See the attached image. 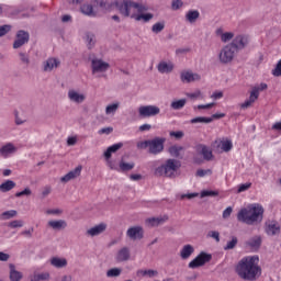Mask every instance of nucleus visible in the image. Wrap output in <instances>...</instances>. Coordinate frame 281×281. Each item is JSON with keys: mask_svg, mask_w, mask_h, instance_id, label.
<instances>
[{"mask_svg": "<svg viewBox=\"0 0 281 281\" xmlns=\"http://www.w3.org/2000/svg\"><path fill=\"white\" fill-rule=\"evenodd\" d=\"M260 258L250 256L243 258L236 266V273L241 280L256 281L262 276V269L258 265Z\"/></svg>", "mask_w": 281, "mask_h": 281, "instance_id": "nucleus-1", "label": "nucleus"}, {"mask_svg": "<svg viewBox=\"0 0 281 281\" xmlns=\"http://www.w3.org/2000/svg\"><path fill=\"white\" fill-rule=\"evenodd\" d=\"M263 216L265 207L259 203H255L246 209H241L237 213V221L239 223H245L246 225H258L259 223H262Z\"/></svg>", "mask_w": 281, "mask_h": 281, "instance_id": "nucleus-2", "label": "nucleus"}, {"mask_svg": "<svg viewBox=\"0 0 281 281\" xmlns=\"http://www.w3.org/2000/svg\"><path fill=\"white\" fill-rule=\"evenodd\" d=\"M181 168V161L177 159H167L164 165L155 169L156 177H167L168 179H177V172Z\"/></svg>", "mask_w": 281, "mask_h": 281, "instance_id": "nucleus-3", "label": "nucleus"}, {"mask_svg": "<svg viewBox=\"0 0 281 281\" xmlns=\"http://www.w3.org/2000/svg\"><path fill=\"white\" fill-rule=\"evenodd\" d=\"M116 10L125 19H133V14H136L135 2L132 0H116Z\"/></svg>", "mask_w": 281, "mask_h": 281, "instance_id": "nucleus-4", "label": "nucleus"}, {"mask_svg": "<svg viewBox=\"0 0 281 281\" xmlns=\"http://www.w3.org/2000/svg\"><path fill=\"white\" fill-rule=\"evenodd\" d=\"M267 83H260L259 86H254L250 91L249 99L240 104V109H249L252 104L260 98V91H267Z\"/></svg>", "mask_w": 281, "mask_h": 281, "instance_id": "nucleus-5", "label": "nucleus"}, {"mask_svg": "<svg viewBox=\"0 0 281 281\" xmlns=\"http://www.w3.org/2000/svg\"><path fill=\"white\" fill-rule=\"evenodd\" d=\"M236 54H238L237 49L231 44H227L221 49L218 60L222 65H229L236 58Z\"/></svg>", "mask_w": 281, "mask_h": 281, "instance_id": "nucleus-6", "label": "nucleus"}, {"mask_svg": "<svg viewBox=\"0 0 281 281\" xmlns=\"http://www.w3.org/2000/svg\"><path fill=\"white\" fill-rule=\"evenodd\" d=\"M212 261V254L201 251L191 262H189V269H199L204 267L207 262Z\"/></svg>", "mask_w": 281, "mask_h": 281, "instance_id": "nucleus-7", "label": "nucleus"}, {"mask_svg": "<svg viewBox=\"0 0 281 281\" xmlns=\"http://www.w3.org/2000/svg\"><path fill=\"white\" fill-rule=\"evenodd\" d=\"M164 144H166V138L164 137L149 139V155H159L160 153H164Z\"/></svg>", "mask_w": 281, "mask_h": 281, "instance_id": "nucleus-8", "label": "nucleus"}, {"mask_svg": "<svg viewBox=\"0 0 281 281\" xmlns=\"http://www.w3.org/2000/svg\"><path fill=\"white\" fill-rule=\"evenodd\" d=\"M30 43V33L23 30H20L15 34V40L13 42V49H21L23 45Z\"/></svg>", "mask_w": 281, "mask_h": 281, "instance_id": "nucleus-9", "label": "nucleus"}, {"mask_svg": "<svg viewBox=\"0 0 281 281\" xmlns=\"http://www.w3.org/2000/svg\"><path fill=\"white\" fill-rule=\"evenodd\" d=\"M159 113H161V110L157 105H143L138 108L139 117H155Z\"/></svg>", "mask_w": 281, "mask_h": 281, "instance_id": "nucleus-10", "label": "nucleus"}, {"mask_svg": "<svg viewBox=\"0 0 281 281\" xmlns=\"http://www.w3.org/2000/svg\"><path fill=\"white\" fill-rule=\"evenodd\" d=\"M231 46H233L236 52H240V49H245L247 45H249V36L248 35H236L232 43H229Z\"/></svg>", "mask_w": 281, "mask_h": 281, "instance_id": "nucleus-11", "label": "nucleus"}, {"mask_svg": "<svg viewBox=\"0 0 281 281\" xmlns=\"http://www.w3.org/2000/svg\"><path fill=\"white\" fill-rule=\"evenodd\" d=\"M109 67L111 65L102 59L93 58L91 60L92 74H104V71H109Z\"/></svg>", "mask_w": 281, "mask_h": 281, "instance_id": "nucleus-12", "label": "nucleus"}, {"mask_svg": "<svg viewBox=\"0 0 281 281\" xmlns=\"http://www.w3.org/2000/svg\"><path fill=\"white\" fill-rule=\"evenodd\" d=\"M195 151L198 153V155H202L205 161H212V159H214V155L212 154V148H210L206 145H203V144L195 145Z\"/></svg>", "mask_w": 281, "mask_h": 281, "instance_id": "nucleus-13", "label": "nucleus"}, {"mask_svg": "<svg viewBox=\"0 0 281 281\" xmlns=\"http://www.w3.org/2000/svg\"><path fill=\"white\" fill-rule=\"evenodd\" d=\"M126 236L131 240H142L144 238V228L142 226L130 227L126 232Z\"/></svg>", "mask_w": 281, "mask_h": 281, "instance_id": "nucleus-14", "label": "nucleus"}, {"mask_svg": "<svg viewBox=\"0 0 281 281\" xmlns=\"http://www.w3.org/2000/svg\"><path fill=\"white\" fill-rule=\"evenodd\" d=\"M68 100L72 102V104H82L87 100V95L85 93H80L78 90H69L68 91Z\"/></svg>", "mask_w": 281, "mask_h": 281, "instance_id": "nucleus-15", "label": "nucleus"}, {"mask_svg": "<svg viewBox=\"0 0 281 281\" xmlns=\"http://www.w3.org/2000/svg\"><path fill=\"white\" fill-rule=\"evenodd\" d=\"M122 146H124V144H122V143L114 144V145L108 147V149L103 154L105 160L108 161V166H109V168H111V170H113V162L110 161L111 155H113V153H117V150H120V148H122Z\"/></svg>", "mask_w": 281, "mask_h": 281, "instance_id": "nucleus-16", "label": "nucleus"}, {"mask_svg": "<svg viewBox=\"0 0 281 281\" xmlns=\"http://www.w3.org/2000/svg\"><path fill=\"white\" fill-rule=\"evenodd\" d=\"M18 150L19 148H16L14 144L8 143L0 148V157H2L3 159H8L9 157H12V155H14V153H16Z\"/></svg>", "mask_w": 281, "mask_h": 281, "instance_id": "nucleus-17", "label": "nucleus"}, {"mask_svg": "<svg viewBox=\"0 0 281 281\" xmlns=\"http://www.w3.org/2000/svg\"><path fill=\"white\" fill-rule=\"evenodd\" d=\"M82 172V166L76 167L74 170L66 173L60 178L61 183H69V181H74V179H78Z\"/></svg>", "mask_w": 281, "mask_h": 281, "instance_id": "nucleus-18", "label": "nucleus"}, {"mask_svg": "<svg viewBox=\"0 0 281 281\" xmlns=\"http://www.w3.org/2000/svg\"><path fill=\"white\" fill-rule=\"evenodd\" d=\"M106 232V223H100L86 232L87 236H91L92 238L95 236H100V234H104Z\"/></svg>", "mask_w": 281, "mask_h": 281, "instance_id": "nucleus-19", "label": "nucleus"}, {"mask_svg": "<svg viewBox=\"0 0 281 281\" xmlns=\"http://www.w3.org/2000/svg\"><path fill=\"white\" fill-rule=\"evenodd\" d=\"M180 79L181 82H198L199 80H201V75L194 74L192 71H182L180 74Z\"/></svg>", "mask_w": 281, "mask_h": 281, "instance_id": "nucleus-20", "label": "nucleus"}, {"mask_svg": "<svg viewBox=\"0 0 281 281\" xmlns=\"http://www.w3.org/2000/svg\"><path fill=\"white\" fill-rule=\"evenodd\" d=\"M47 226L55 232H60L63 229H67V221L65 220H50L47 223Z\"/></svg>", "mask_w": 281, "mask_h": 281, "instance_id": "nucleus-21", "label": "nucleus"}, {"mask_svg": "<svg viewBox=\"0 0 281 281\" xmlns=\"http://www.w3.org/2000/svg\"><path fill=\"white\" fill-rule=\"evenodd\" d=\"M173 69L175 64H172V61L161 60L157 65V70L159 71V74H172Z\"/></svg>", "mask_w": 281, "mask_h": 281, "instance_id": "nucleus-22", "label": "nucleus"}, {"mask_svg": "<svg viewBox=\"0 0 281 281\" xmlns=\"http://www.w3.org/2000/svg\"><path fill=\"white\" fill-rule=\"evenodd\" d=\"M116 262H126L131 260V249L128 247L121 248L115 257Z\"/></svg>", "mask_w": 281, "mask_h": 281, "instance_id": "nucleus-23", "label": "nucleus"}, {"mask_svg": "<svg viewBox=\"0 0 281 281\" xmlns=\"http://www.w3.org/2000/svg\"><path fill=\"white\" fill-rule=\"evenodd\" d=\"M168 215L150 217L146 220V224L148 227H159V225H164L168 221Z\"/></svg>", "mask_w": 281, "mask_h": 281, "instance_id": "nucleus-24", "label": "nucleus"}, {"mask_svg": "<svg viewBox=\"0 0 281 281\" xmlns=\"http://www.w3.org/2000/svg\"><path fill=\"white\" fill-rule=\"evenodd\" d=\"M266 233L268 236H277V234H280V224L278 222H267Z\"/></svg>", "mask_w": 281, "mask_h": 281, "instance_id": "nucleus-25", "label": "nucleus"}, {"mask_svg": "<svg viewBox=\"0 0 281 281\" xmlns=\"http://www.w3.org/2000/svg\"><path fill=\"white\" fill-rule=\"evenodd\" d=\"M9 278L11 281H22L23 280V272L16 270L14 263L9 265Z\"/></svg>", "mask_w": 281, "mask_h": 281, "instance_id": "nucleus-26", "label": "nucleus"}, {"mask_svg": "<svg viewBox=\"0 0 281 281\" xmlns=\"http://www.w3.org/2000/svg\"><path fill=\"white\" fill-rule=\"evenodd\" d=\"M49 262H50L52 267H55V269H65V267H67L66 258L52 257Z\"/></svg>", "mask_w": 281, "mask_h": 281, "instance_id": "nucleus-27", "label": "nucleus"}, {"mask_svg": "<svg viewBox=\"0 0 281 281\" xmlns=\"http://www.w3.org/2000/svg\"><path fill=\"white\" fill-rule=\"evenodd\" d=\"M60 66V60L56 58H48L44 64V71H53L54 69H58Z\"/></svg>", "mask_w": 281, "mask_h": 281, "instance_id": "nucleus-28", "label": "nucleus"}, {"mask_svg": "<svg viewBox=\"0 0 281 281\" xmlns=\"http://www.w3.org/2000/svg\"><path fill=\"white\" fill-rule=\"evenodd\" d=\"M192 254H194V246L187 244L180 250V258L182 260H188V258H190V256H192Z\"/></svg>", "mask_w": 281, "mask_h": 281, "instance_id": "nucleus-29", "label": "nucleus"}, {"mask_svg": "<svg viewBox=\"0 0 281 281\" xmlns=\"http://www.w3.org/2000/svg\"><path fill=\"white\" fill-rule=\"evenodd\" d=\"M132 19H135L136 21H143V23H149V21H153V19H155V14H153V13H133Z\"/></svg>", "mask_w": 281, "mask_h": 281, "instance_id": "nucleus-30", "label": "nucleus"}, {"mask_svg": "<svg viewBox=\"0 0 281 281\" xmlns=\"http://www.w3.org/2000/svg\"><path fill=\"white\" fill-rule=\"evenodd\" d=\"M199 16H201L199 10H189L186 14V21H188V23H196Z\"/></svg>", "mask_w": 281, "mask_h": 281, "instance_id": "nucleus-31", "label": "nucleus"}, {"mask_svg": "<svg viewBox=\"0 0 281 281\" xmlns=\"http://www.w3.org/2000/svg\"><path fill=\"white\" fill-rule=\"evenodd\" d=\"M80 12H82L86 16H98V12L93 10V5L91 4H83L80 7Z\"/></svg>", "mask_w": 281, "mask_h": 281, "instance_id": "nucleus-32", "label": "nucleus"}, {"mask_svg": "<svg viewBox=\"0 0 281 281\" xmlns=\"http://www.w3.org/2000/svg\"><path fill=\"white\" fill-rule=\"evenodd\" d=\"M246 245H248V247H251V249H259V247L262 245V238L260 236H255L252 238H250Z\"/></svg>", "mask_w": 281, "mask_h": 281, "instance_id": "nucleus-33", "label": "nucleus"}, {"mask_svg": "<svg viewBox=\"0 0 281 281\" xmlns=\"http://www.w3.org/2000/svg\"><path fill=\"white\" fill-rule=\"evenodd\" d=\"M13 188H16V183L12 180H7L0 184V192H10Z\"/></svg>", "mask_w": 281, "mask_h": 281, "instance_id": "nucleus-34", "label": "nucleus"}, {"mask_svg": "<svg viewBox=\"0 0 281 281\" xmlns=\"http://www.w3.org/2000/svg\"><path fill=\"white\" fill-rule=\"evenodd\" d=\"M237 245H238V237L232 236L231 239L223 247V249L224 251H231L232 249H236Z\"/></svg>", "mask_w": 281, "mask_h": 281, "instance_id": "nucleus-35", "label": "nucleus"}, {"mask_svg": "<svg viewBox=\"0 0 281 281\" xmlns=\"http://www.w3.org/2000/svg\"><path fill=\"white\" fill-rule=\"evenodd\" d=\"M187 102V99L176 100L171 102L170 108L173 109V111H181V109L186 106Z\"/></svg>", "mask_w": 281, "mask_h": 281, "instance_id": "nucleus-36", "label": "nucleus"}, {"mask_svg": "<svg viewBox=\"0 0 281 281\" xmlns=\"http://www.w3.org/2000/svg\"><path fill=\"white\" fill-rule=\"evenodd\" d=\"M191 124H212V119L207 116H196L192 119Z\"/></svg>", "mask_w": 281, "mask_h": 281, "instance_id": "nucleus-37", "label": "nucleus"}, {"mask_svg": "<svg viewBox=\"0 0 281 281\" xmlns=\"http://www.w3.org/2000/svg\"><path fill=\"white\" fill-rule=\"evenodd\" d=\"M181 153H183L182 146L173 145L169 148V154L171 155V157L179 158L181 157Z\"/></svg>", "mask_w": 281, "mask_h": 281, "instance_id": "nucleus-38", "label": "nucleus"}, {"mask_svg": "<svg viewBox=\"0 0 281 281\" xmlns=\"http://www.w3.org/2000/svg\"><path fill=\"white\" fill-rule=\"evenodd\" d=\"M86 42L88 49H93L95 47V35L93 33H87Z\"/></svg>", "mask_w": 281, "mask_h": 281, "instance_id": "nucleus-39", "label": "nucleus"}, {"mask_svg": "<svg viewBox=\"0 0 281 281\" xmlns=\"http://www.w3.org/2000/svg\"><path fill=\"white\" fill-rule=\"evenodd\" d=\"M50 194H52V188L49 186L43 187L42 189H40L38 199L43 201L47 199V196Z\"/></svg>", "mask_w": 281, "mask_h": 281, "instance_id": "nucleus-40", "label": "nucleus"}, {"mask_svg": "<svg viewBox=\"0 0 281 281\" xmlns=\"http://www.w3.org/2000/svg\"><path fill=\"white\" fill-rule=\"evenodd\" d=\"M117 109H120V102L109 104L105 108V114L115 115V113L117 112Z\"/></svg>", "mask_w": 281, "mask_h": 281, "instance_id": "nucleus-41", "label": "nucleus"}, {"mask_svg": "<svg viewBox=\"0 0 281 281\" xmlns=\"http://www.w3.org/2000/svg\"><path fill=\"white\" fill-rule=\"evenodd\" d=\"M122 276V268H111L106 271V278H120Z\"/></svg>", "mask_w": 281, "mask_h": 281, "instance_id": "nucleus-42", "label": "nucleus"}, {"mask_svg": "<svg viewBox=\"0 0 281 281\" xmlns=\"http://www.w3.org/2000/svg\"><path fill=\"white\" fill-rule=\"evenodd\" d=\"M14 216H16L15 210L5 211L0 214L2 221H10V218H14Z\"/></svg>", "mask_w": 281, "mask_h": 281, "instance_id": "nucleus-43", "label": "nucleus"}, {"mask_svg": "<svg viewBox=\"0 0 281 281\" xmlns=\"http://www.w3.org/2000/svg\"><path fill=\"white\" fill-rule=\"evenodd\" d=\"M135 168V162H124V160L120 161V169L122 172H128L130 170H133Z\"/></svg>", "mask_w": 281, "mask_h": 281, "instance_id": "nucleus-44", "label": "nucleus"}, {"mask_svg": "<svg viewBox=\"0 0 281 281\" xmlns=\"http://www.w3.org/2000/svg\"><path fill=\"white\" fill-rule=\"evenodd\" d=\"M166 27V22H157L151 26V32L154 34H160V32H164Z\"/></svg>", "mask_w": 281, "mask_h": 281, "instance_id": "nucleus-45", "label": "nucleus"}, {"mask_svg": "<svg viewBox=\"0 0 281 281\" xmlns=\"http://www.w3.org/2000/svg\"><path fill=\"white\" fill-rule=\"evenodd\" d=\"M137 11V14H144V12H148V5L143 3L134 2V11Z\"/></svg>", "mask_w": 281, "mask_h": 281, "instance_id": "nucleus-46", "label": "nucleus"}, {"mask_svg": "<svg viewBox=\"0 0 281 281\" xmlns=\"http://www.w3.org/2000/svg\"><path fill=\"white\" fill-rule=\"evenodd\" d=\"M117 0H113L110 2L105 1V5L103 7L104 12H111V10H116Z\"/></svg>", "mask_w": 281, "mask_h": 281, "instance_id": "nucleus-47", "label": "nucleus"}, {"mask_svg": "<svg viewBox=\"0 0 281 281\" xmlns=\"http://www.w3.org/2000/svg\"><path fill=\"white\" fill-rule=\"evenodd\" d=\"M187 98H190V100H203V93L201 92V90H196L195 92H188Z\"/></svg>", "mask_w": 281, "mask_h": 281, "instance_id": "nucleus-48", "label": "nucleus"}, {"mask_svg": "<svg viewBox=\"0 0 281 281\" xmlns=\"http://www.w3.org/2000/svg\"><path fill=\"white\" fill-rule=\"evenodd\" d=\"M50 278L49 272H40L36 274V281H49Z\"/></svg>", "mask_w": 281, "mask_h": 281, "instance_id": "nucleus-49", "label": "nucleus"}, {"mask_svg": "<svg viewBox=\"0 0 281 281\" xmlns=\"http://www.w3.org/2000/svg\"><path fill=\"white\" fill-rule=\"evenodd\" d=\"M12 31V25H9V24H4V25H1L0 26V38L2 36H5V34H9V32Z\"/></svg>", "mask_w": 281, "mask_h": 281, "instance_id": "nucleus-50", "label": "nucleus"}, {"mask_svg": "<svg viewBox=\"0 0 281 281\" xmlns=\"http://www.w3.org/2000/svg\"><path fill=\"white\" fill-rule=\"evenodd\" d=\"M149 146H150V139L138 142L136 144V148H138V150H146V148L149 149Z\"/></svg>", "mask_w": 281, "mask_h": 281, "instance_id": "nucleus-51", "label": "nucleus"}, {"mask_svg": "<svg viewBox=\"0 0 281 281\" xmlns=\"http://www.w3.org/2000/svg\"><path fill=\"white\" fill-rule=\"evenodd\" d=\"M8 227H11V229H16L19 227H23V221L21 220H14L8 224Z\"/></svg>", "mask_w": 281, "mask_h": 281, "instance_id": "nucleus-52", "label": "nucleus"}, {"mask_svg": "<svg viewBox=\"0 0 281 281\" xmlns=\"http://www.w3.org/2000/svg\"><path fill=\"white\" fill-rule=\"evenodd\" d=\"M272 76H274V78H280V76H281V59L277 63L274 69H272Z\"/></svg>", "mask_w": 281, "mask_h": 281, "instance_id": "nucleus-53", "label": "nucleus"}, {"mask_svg": "<svg viewBox=\"0 0 281 281\" xmlns=\"http://www.w3.org/2000/svg\"><path fill=\"white\" fill-rule=\"evenodd\" d=\"M233 145H232V140H223L222 142V150H224V153H229V150H232Z\"/></svg>", "mask_w": 281, "mask_h": 281, "instance_id": "nucleus-54", "label": "nucleus"}, {"mask_svg": "<svg viewBox=\"0 0 281 281\" xmlns=\"http://www.w3.org/2000/svg\"><path fill=\"white\" fill-rule=\"evenodd\" d=\"M232 38H234V33L226 32V33L222 34L221 41H222V43H229V41H232Z\"/></svg>", "mask_w": 281, "mask_h": 281, "instance_id": "nucleus-55", "label": "nucleus"}, {"mask_svg": "<svg viewBox=\"0 0 281 281\" xmlns=\"http://www.w3.org/2000/svg\"><path fill=\"white\" fill-rule=\"evenodd\" d=\"M201 199H205V196H218V191H207L204 190L200 194Z\"/></svg>", "mask_w": 281, "mask_h": 281, "instance_id": "nucleus-56", "label": "nucleus"}, {"mask_svg": "<svg viewBox=\"0 0 281 281\" xmlns=\"http://www.w3.org/2000/svg\"><path fill=\"white\" fill-rule=\"evenodd\" d=\"M171 8H172V10H181V8H183V1L172 0Z\"/></svg>", "mask_w": 281, "mask_h": 281, "instance_id": "nucleus-57", "label": "nucleus"}, {"mask_svg": "<svg viewBox=\"0 0 281 281\" xmlns=\"http://www.w3.org/2000/svg\"><path fill=\"white\" fill-rule=\"evenodd\" d=\"M209 236H210V238H214V240H216V243H221V233H218L217 231L209 232Z\"/></svg>", "mask_w": 281, "mask_h": 281, "instance_id": "nucleus-58", "label": "nucleus"}, {"mask_svg": "<svg viewBox=\"0 0 281 281\" xmlns=\"http://www.w3.org/2000/svg\"><path fill=\"white\" fill-rule=\"evenodd\" d=\"M46 214H52L53 216H60L63 214L61 209H49L46 211Z\"/></svg>", "mask_w": 281, "mask_h": 281, "instance_id": "nucleus-59", "label": "nucleus"}, {"mask_svg": "<svg viewBox=\"0 0 281 281\" xmlns=\"http://www.w3.org/2000/svg\"><path fill=\"white\" fill-rule=\"evenodd\" d=\"M249 188H251V183L250 182L240 184L238 190H237V193L240 194V192H247V190H249Z\"/></svg>", "mask_w": 281, "mask_h": 281, "instance_id": "nucleus-60", "label": "nucleus"}, {"mask_svg": "<svg viewBox=\"0 0 281 281\" xmlns=\"http://www.w3.org/2000/svg\"><path fill=\"white\" fill-rule=\"evenodd\" d=\"M142 276H148L149 278H155L157 276V270H140Z\"/></svg>", "mask_w": 281, "mask_h": 281, "instance_id": "nucleus-61", "label": "nucleus"}, {"mask_svg": "<svg viewBox=\"0 0 281 281\" xmlns=\"http://www.w3.org/2000/svg\"><path fill=\"white\" fill-rule=\"evenodd\" d=\"M207 175H212V171L210 169H198L196 177H205Z\"/></svg>", "mask_w": 281, "mask_h": 281, "instance_id": "nucleus-62", "label": "nucleus"}, {"mask_svg": "<svg viewBox=\"0 0 281 281\" xmlns=\"http://www.w3.org/2000/svg\"><path fill=\"white\" fill-rule=\"evenodd\" d=\"M30 194H32V190H30L29 188L24 189L21 192L15 193V196L21 198V196H30Z\"/></svg>", "mask_w": 281, "mask_h": 281, "instance_id": "nucleus-63", "label": "nucleus"}, {"mask_svg": "<svg viewBox=\"0 0 281 281\" xmlns=\"http://www.w3.org/2000/svg\"><path fill=\"white\" fill-rule=\"evenodd\" d=\"M27 281H36V270H32L27 277Z\"/></svg>", "mask_w": 281, "mask_h": 281, "instance_id": "nucleus-64", "label": "nucleus"}]
</instances>
